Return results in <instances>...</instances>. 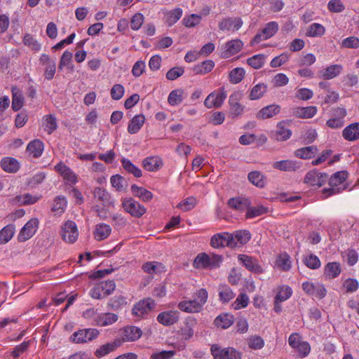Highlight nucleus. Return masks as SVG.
<instances>
[{
	"label": "nucleus",
	"instance_id": "a18cd8bd",
	"mask_svg": "<svg viewBox=\"0 0 359 359\" xmlns=\"http://www.w3.org/2000/svg\"><path fill=\"white\" fill-rule=\"evenodd\" d=\"M215 66L212 60H208L201 62L193 68V72L196 74H205L212 71Z\"/></svg>",
	"mask_w": 359,
	"mask_h": 359
},
{
	"label": "nucleus",
	"instance_id": "13d9d810",
	"mask_svg": "<svg viewBox=\"0 0 359 359\" xmlns=\"http://www.w3.org/2000/svg\"><path fill=\"white\" fill-rule=\"evenodd\" d=\"M249 303L248 296L245 293H241L236 299L232 304V307L235 310L245 308Z\"/></svg>",
	"mask_w": 359,
	"mask_h": 359
},
{
	"label": "nucleus",
	"instance_id": "de8ad7c7",
	"mask_svg": "<svg viewBox=\"0 0 359 359\" xmlns=\"http://www.w3.org/2000/svg\"><path fill=\"white\" fill-rule=\"evenodd\" d=\"M249 181L257 187L265 186V177L259 171H252L248 174Z\"/></svg>",
	"mask_w": 359,
	"mask_h": 359
},
{
	"label": "nucleus",
	"instance_id": "473e14b6",
	"mask_svg": "<svg viewBox=\"0 0 359 359\" xmlns=\"http://www.w3.org/2000/svg\"><path fill=\"white\" fill-rule=\"evenodd\" d=\"M1 167L7 172H16L20 168V164L15 158L6 157L1 159Z\"/></svg>",
	"mask_w": 359,
	"mask_h": 359
},
{
	"label": "nucleus",
	"instance_id": "864d4df0",
	"mask_svg": "<svg viewBox=\"0 0 359 359\" xmlns=\"http://www.w3.org/2000/svg\"><path fill=\"white\" fill-rule=\"evenodd\" d=\"M248 347L251 349H261L264 346V339L258 335H252L247 339Z\"/></svg>",
	"mask_w": 359,
	"mask_h": 359
},
{
	"label": "nucleus",
	"instance_id": "0eeeda50",
	"mask_svg": "<svg viewBox=\"0 0 359 359\" xmlns=\"http://www.w3.org/2000/svg\"><path fill=\"white\" fill-rule=\"evenodd\" d=\"M232 241L231 233L223 232L212 236L210 239V245L215 248H222L225 246L231 248H236V243Z\"/></svg>",
	"mask_w": 359,
	"mask_h": 359
},
{
	"label": "nucleus",
	"instance_id": "423d86ee",
	"mask_svg": "<svg viewBox=\"0 0 359 359\" xmlns=\"http://www.w3.org/2000/svg\"><path fill=\"white\" fill-rule=\"evenodd\" d=\"M302 290L309 296L318 299H323L327 294V290L324 285L318 283L306 281L302 283Z\"/></svg>",
	"mask_w": 359,
	"mask_h": 359
},
{
	"label": "nucleus",
	"instance_id": "79ce46f5",
	"mask_svg": "<svg viewBox=\"0 0 359 359\" xmlns=\"http://www.w3.org/2000/svg\"><path fill=\"white\" fill-rule=\"evenodd\" d=\"M234 318L229 313H223L218 316L214 320V323L217 327L222 329L229 327L233 323Z\"/></svg>",
	"mask_w": 359,
	"mask_h": 359
},
{
	"label": "nucleus",
	"instance_id": "72a5a7b5",
	"mask_svg": "<svg viewBox=\"0 0 359 359\" xmlns=\"http://www.w3.org/2000/svg\"><path fill=\"white\" fill-rule=\"evenodd\" d=\"M231 236L232 241L236 243V247H237L247 243L251 238V234L248 230H238L231 233Z\"/></svg>",
	"mask_w": 359,
	"mask_h": 359
},
{
	"label": "nucleus",
	"instance_id": "1a4fd4ad",
	"mask_svg": "<svg viewBox=\"0 0 359 359\" xmlns=\"http://www.w3.org/2000/svg\"><path fill=\"white\" fill-rule=\"evenodd\" d=\"M327 180V174L318 172L317 170H313L306 174L304 182L313 187H320L325 184Z\"/></svg>",
	"mask_w": 359,
	"mask_h": 359
},
{
	"label": "nucleus",
	"instance_id": "5701e85b",
	"mask_svg": "<svg viewBox=\"0 0 359 359\" xmlns=\"http://www.w3.org/2000/svg\"><path fill=\"white\" fill-rule=\"evenodd\" d=\"M243 25V21L241 18H225L222 20L219 24L220 30H238Z\"/></svg>",
	"mask_w": 359,
	"mask_h": 359
},
{
	"label": "nucleus",
	"instance_id": "f03ea898",
	"mask_svg": "<svg viewBox=\"0 0 359 359\" xmlns=\"http://www.w3.org/2000/svg\"><path fill=\"white\" fill-rule=\"evenodd\" d=\"M210 351L214 359H241V353L233 347L222 348L217 344H213Z\"/></svg>",
	"mask_w": 359,
	"mask_h": 359
},
{
	"label": "nucleus",
	"instance_id": "2eb2a0df",
	"mask_svg": "<svg viewBox=\"0 0 359 359\" xmlns=\"http://www.w3.org/2000/svg\"><path fill=\"white\" fill-rule=\"evenodd\" d=\"M142 330L140 328L135 326L126 327L122 331L121 337L119 338L122 340V343L124 341H134L137 340L142 336Z\"/></svg>",
	"mask_w": 359,
	"mask_h": 359
},
{
	"label": "nucleus",
	"instance_id": "69168bd1",
	"mask_svg": "<svg viewBox=\"0 0 359 359\" xmlns=\"http://www.w3.org/2000/svg\"><path fill=\"white\" fill-rule=\"evenodd\" d=\"M246 212L247 218H252L262 215H264L267 212V209L263 206L257 207H248Z\"/></svg>",
	"mask_w": 359,
	"mask_h": 359
},
{
	"label": "nucleus",
	"instance_id": "9d476101",
	"mask_svg": "<svg viewBox=\"0 0 359 359\" xmlns=\"http://www.w3.org/2000/svg\"><path fill=\"white\" fill-rule=\"evenodd\" d=\"M38 219L32 218L28 221L20 231L18 238L20 242L29 239L36 232L38 226Z\"/></svg>",
	"mask_w": 359,
	"mask_h": 359
},
{
	"label": "nucleus",
	"instance_id": "bf43d9fd",
	"mask_svg": "<svg viewBox=\"0 0 359 359\" xmlns=\"http://www.w3.org/2000/svg\"><path fill=\"white\" fill-rule=\"evenodd\" d=\"M23 104L24 97L22 93L19 90L15 92L13 90L12 109L17 111L23 106Z\"/></svg>",
	"mask_w": 359,
	"mask_h": 359
},
{
	"label": "nucleus",
	"instance_id": "c9c22d12",
	"mask_svg": "<svg viewBox=\"0 0 359 359\" xmlns=\"http://www.w3.org/2000/svg\"><path fill=\"white\" fill-rule=\"evenodd\" d=\"M145 121V117L142 114L135 116L130 121L128 126V132L130 134L137 133L142 126L144 125Z\"/></svg>",
	"mask_w": 359,
	"mask_h": 359
},
{
	"label": "nucleus",
	"instance_id": "c03bdc74",
	"mask_svg": "<svg viewBox=\"0 0 359 359\" xmlns=\"http://www.w3.org/2000/svg\"><path fill=\"white\" fill-rule=\"evenodd\" d=\"M267 86L263 83H258L252 87L249 94L250 100H255L261 98L266 92Z\"/></svg>",
	"mask_w": 359,
	"mask_h": 359
},
{
	"label": "nucleus",
	"instance_id": "c756f323",
	"mask_svg": "<svg viewBox=\"0 0 359 359\" xmlns=\"http://www.w3.org/2000/svg\"><path fill=\"white\" fill-rule=\"evenodd\" d=\"M317 108L314 106L296 107L293 109V115L301 118H310L316 115Z\"/></svg>",
	"mask_w": 359,
	"mask_h": 359
},
{
	"label": "nucleus",
	"instance_id": "ddd939ff",
	"mask_svg": "<svg viewBox=\"0 0 359 359\" xmlns=\"http://www.w3.org/2000/svg\"><path fill=\"white\" fill-rule=\"evenodd\" d=\"M290 121H281L278 123L274 135L275 138L278 141L288 140L292 135V131L290 129Z\"/></svg>",
	"mask_w": 359,
	"mask_h": 359
},
{
	"label": "nucleus",
	"instance_id": "603ef678",
	"mask_svg": "<svg viewBox=\"0 0 359 359\" xmlns=\"http://www.w3.org/2000/svg\"><path fill=\"white\" fill-rule=\"evenodd\" d=\"M245 72L244 69H243L241 67L234 68L229 72V81L231 83H234V84L238 83L243 80V79L245 76Z\"/></svg>",
	"mask_w": 359,
	"mask_h": 359
},
{
	"label": "nucleus",
	"instance_id": "f3484780",
	"mask_svg": "<svg viewBox=\"0 0 359 359\" xmlns=\"http://www.w3.org/2000/svg\"><path fill=\"white\" fill-rule=\"evenodd\" d=\"M179 320V312L177 311H168L160 313L157 316L159 323L170 326L176 323Z\"/></svg>",
	"mask_w": 359,
	"mask_h": 359
},
{
	"label": "nucleus",
	"instance_id": "4c0bfd02",
	"mask_svg": "<svg viewBox=\"0 0 359 359\" xmlns=\"http://www.w3.org/2000/svg\"><path fill=\"white\" fill-rule=\"evenodd\" d=\"M111 229L109 225L106 224H98L95 226L94 231L95 238L97 241L106 239L111 233Z\"/></svg>",
	"mask_w": 359,
	"mask_h": 359
},
{
	"label": "nucleus",
	"instance_id": "2f4dec72",
	"mask_svg": "<svg viewBox=\"0 0 359 359\" xmlns=\"http://www.w3.org/2000/svg\"><path fill=\"white\" fill-rule=\"evenodd\" d=\"M42 126L48 135L52 134L57 128L55 116L53 114L46 115L42 118Z\"/></svg>",
	"mask_w": 359,
	"mask_h": 359
},
{
	"label": "nucleus",
	"instance_id": "c85d7f7f",
	"mask_svg": "<svg viewBox=\"0 0 359 359\" xmlns=\"http://www.w3.org/2000/svg\"><path fill=\"white\" fill-rule=\"evenodd\" d=\"M273 168L280 171L290 172L297 170L299 168V165L296 161L292 160H283L274 162L273 163Z\"/></svg>",
	"mask_w": 359,
	"mask_h": 359
},
{
	"label": "nucleus",
	"instance_id": "dca6fc26",
	"mask_svg": "<svg viewBox=\"0 0 359 359\" xmlns=\"http://www.w3.org/2000/svg\"><path fill=\"white\" fill-rule=\"evenodd\" d=\"M122 345V340L119 338L114 339L111 342L107 343L100 346L95 351V355L97 358H102L107 354L114 351L118 347Z\"/></svg>",
	"mask_w": 359,
	"mask_h": 359
},
{
	"label": "nucleus",
	"instance_id": "cd10ccee",
	"mask_svg": "<svg viewBox=\"0 0 359 359\" xmlns=\"http://www.w3.org/2000/svg\"><path fill=\"white\" fill-rule=\"evenodd\" d=\"M93 196L94 198L100 202L104 206H109L112 204L110 194L103 188L96 187L94 189Z\"/></svg>",
	"mask_w": 359,
	"mask_h": 359
},
{
	"label": "nucleus",
	"instance_id": "393cba45",
	"mask_svg": "<svg viewBox=\"0 0 359 359\" xmlns=\"http://www.w3.org/2000/svg\"><path fill=\"white\" fill-rule=\"evenodd\" d=\"M178 308L181 311L189 313H199L203 310L201 304L193 299L180 302L178 304Z\"/></svg>",
	"mask_w": 359,
	"mask_h": 359
},
{
	"label": "nucleus",
	"instance_id": "412c9836",
	"mask_svg": "<svg viewBox=\"0 0 359 359\" xmlns=\"http://www.w3.org/2000/svg\"><path fill=\"white\" fill-rule=\"evenodd\" d=\"M343 69L341 65H332L318 72V76L325 80L332 79L339 75Z\"/></svg>",
	"mask_w": 359,
	"mask_h": 359
},
{
	"label": "nucleus",
	"instance_id": "49530a36",
	"mask_svg": "<svg viewBox=\"0 0 359 359\" xmlns=\"http://www.w3.org/2000/svg\"><path fill=\"white\" fill-rule=\"evenodd\" d=\"M325 32L324 26L319 23L311 24L306 29V36L309 37H320Z\"/></svg>",
	"mask_w": 359,
	"mask_h": 359
},
{
	"label": "nucleus",
	"instance_id": "774afa93",
	"mask_svg": "<svg viewBox=\"0 0 359 359\" xmlns=\"http://www.w3.org/2000/svg\"><path fill=\"white\" fill-rule=\"evenodd\" d=\"M327 8L332 13H341L344 11L345 6L341 0H330L327 4Z\"/></svg>",
	"mask_w": 359,
	"mask_h": 359
},
{
	"label": "nucleus",
	"instance_id": "37998d69",
	"mask_svg": "<svg viewBox=\"0 0 359 359\" xmlns=\"http://www.w3.org/2000/svg\"><path fill=\"white\" fill-rule=\"evenodd\" d=\"M341 273V266L338 262H329L325 267V275L330 278H335Z\"/></svg>",
	"mask_w": 359,
	"mask_h": 359
},
{
	"label": "nucleus",
	"instance_id": "6ab92c4d",
	"mask_svg": "<svg viewBox=\"0 0 359 359\" xmlns=\"http://www.w3.org/2000/svg\"><path fill=\"white\" fill-rule=\"evenodd\" d=\"M342 137L349 142L359 140V122H355L347 126L342 130Z\"/></svg>",
	"mask_w": 359,
	"mask_h": 359
},
{
	"label": "nucleus",
	"instance_id": "5fc2aeb1",
	"mask_svg": "<svg viewBox=\"0 0 359 359\" xmlns=\"http://www.w3.org/2000/svg\"><path fill=\"white\" fill-rule=\"evenodd\" d=\"M266 60V56L263 54L253 55L248 59V64L255 69H258L263 67Z\"/></svg>",
	"mask_w": 359,
	"mask_h": 359
},
{
	"label": "nucleus",
	"instance_id": "09e8293b",
	"mask_svg": "<svg viewBox=\"0 0 359 359\" xmlns=\"http://www.w3.org/2000/svg\"><path fill=\"white\" fill-rule=\"evenodd\" d=\"M121 161L123 168L128 173L133 174L135 177H140L142 176L141 170L135 166L130 160L123 158Z\"/></svg>",
	"mask_w": 359,
	"mask_h": 359
},
{
	"label": "nucleus",
	"instance_id": "e433bc0d",
	"mask_svg": "<svg viewBox=\"0 0 359 359\" xmlns=\"http://www.w3.org/2000/svg\"><path fill=\"white\" fill-rule=\"evenodd\" d=\"M217 291L219 300L224 304L229 302L235 297V293L227 285H220Z\"/></svg>",
	"mask_w": 359,
	"mask_h": 359
},
{
	"label": "nucleus",
	"instance_id": "ea45409f",
	"mask_svg": "<svg viewBox=\"0 0 359 359\" xmlns=\"http://www.w3.org/2000/svg\"><path fill=\"white\" fill-rule=\"evenodd\" d=\"M131 191L135 196L140 198L142 201L145 202L149 201L153 198V194L151 191L142 187H138L136 184L131 186Z\"/></svg>",
	"mask_w": 359,
	"mask_h": 359
},
{
	"label": "nucleus",
	"instance_id": "a878e982",
	"mask_svg": "<svg viewBox=\"0 0 359 359\" xmlns=\"http://www.w3.org/2000/svg\"><path fill=\"white\" fill-rule=\"evenodd\" d=\"M142 270L149 274H160L165 272V266L161 262H148L142 266Z\"/></svg>",
	"mask_w": 359,
	"mask_h": 359
},
{
	"label": "nucleus",
	"instance_id": "f257e3e1",
	"mask_svg": "<svg viewBox=\"0 0 359 359\" xmlns=\"http://www.w3.org/2000/svg\"><path fill=\"white\" fill-rule=\"evenodd\" d=\"M99 334L100 331L95 328L81 329L74 332L69 339L75 344H85L96 339Z\"/></svg>",
	"mask_w": 359,
	"mask_h": 359
},
{
	"label": "nucleus",
	"instance_id": "338daca9",
	"mask_svg": "<svg viewBox=\"0 0 359 359\" xmlns=\"http://www.w3.org/2000/svg\"><path fill=\"white\" fill-rule=\"evenodd\" d=\"M184 72V69L183 67H175L168 71L165 77L168 80L174 81L181 76Z\"/></svg>",
	"mask_w": 359,
	"mask_h": 359
},
{
	"label": "nucleus",
	"instance_id": "8fccbe9b",
	"mask_svg": "<svg viewBox=\"0 0 359 359\" xmlns=\"http://www.w3.org/2000/svg\"><path fill=\"white\" fill-rule=\"evenodd\" d=\"M194 266L196 269H210V256L205 253L198 255L194 259Z\"/></svg>",
	"mask_w": 359,
	"mask_h": 359
},
{
	"label": "nucleus",
	"instance_id": "b1692460",
	"mask_svg": "<svg viewBox=\"0 0 359 359\" xmlns=\"http://www.w3.org/2000/svg\"><path fill=\"white\" fill-rule=\"evenodd\" d=\"M43 149L44 144L43 142L38 139L31 141L27 146V151L34 158L41 156Z\"/></svg>",
	"mask_w": 359,
	"mask_h": 359
},
{
	"label": "nucleus",
	"instance_id": "4d7b16f0",
	"mask_svg": "<svg viewBox=\"0 0 359 359\" xmlns=\"http://www.w3.org/2000/svg\"><path fill=\"white\" fill-rule=\"evenodd\" d=\"M193 297V300L196 301L198 304H200L201 306L203 309V306L208 301V291L204 288H201L194 293Z\"/></svg>",
	"mask_w": 359,
	"mask_h": 359
},
{
	"label": "nucleus",
	"instance_id": "e2e57ef3",
	"mask_svg": "<svg viewBox=\"0 0 359 359\" xmlns=\"http://www.w3.org/2000/svg\"><path fill=\"white\" fill-rule=\"evenodd\" d=\"M196 203L197 201L196 198L189 197L180 203L177 207L183 211L187 212L193 209L196 206Z\"/></svg>",
	"mask_w": 359,
	"mask_h": 359
},
{
	"label": "nucleus",
	"instance_id": "9b49d317",
	"mask_svg": "<svg viewBox=\"0 0 359 359\" xmlns=\"http://www.w3.org/2000/svg\"><path fill=\"white\" fill-rule=\"evenodd\" d=\"M241 97L240 92H234L229 96L230 114L234 117L241 116L244 111V106L239 103Z\"/></svg>",
	"mask_w": 359,
	"mask_h": 359
},
{
	"label": "nucleus",
	"instance_id": "f8f14e48",
	"mask_svg": "<svg viewBox=\"0 0 359 359\" xmlns=\"http://www.w3.org/2000/svg\"><path fill=\"white\" fill-rule=\"evenodd\" d=\"M55 169L62 176L67 184L72 185L77 182L76 174L65 163L60 162L55 166Z\"/></svg>",
	"mask_w": 359,
	"mask_h": 359
},
{
	"label": "nucleus",
	"instance_id": "f704fd0d",
	"mask_svg": "<svg viewBox=\"0 0 359 359\" xmlns=\"http://www.w3.org/2000/svg\"><path fill=\"white\" fill-rule=\"evenodd\" d=\"M163 163L161 160L156 156H150L144 159L142 165L144 168L150 172L158 170Z\"/></svg>",
	"mask_w": 359,
	"mask_h": 359
},
{
	"label": "nucleus",
	"instance_id": "680f3d73",
	"mask_svg": "<svg viewBox=\"0 0 359 359\" xmlns=\"http://www.w3.org/2000/svg\"><path fill=\"white\" fill-rule=\"evenodd\" d=\"M292 293V289L288 286H282L279 288L275 299L277 301L284 302L289 299Z\"/></svg>",
	"mask_w": 359,
	"mask_h": 359
},
{
	"label": "nucleus",
	"instance_id": "bb28decb",
	"mask_svg": "<svg viewBox=\"0 0 359 359\" xmlns=\"http://www.w3.org/2000/svg\"><path fill=\"white\" fill-rule=\"evenodd\" d=\"M227 204L232 209L243 211L250 206V202L247 198L236 197L230 198Z\"/></svg>",
	"mask_w": 359,
	"mask_h": 359
},
{
	"label": "nucleus",
	"instance_id": "a19ab883",
	"mask_svg": "<svg viewBox=\"0 0 359 359\" xmlns=\"http://www.w3.org/2000/svg\"><path fill=\"white\" fill-rule=\"evenodd\" d=\"M317 152L318 149L316 147L309 146L297 149L294 151V155L296 157L299 158L309 159L313 157Z\"/></svg>",
	"mask_w": 359,
	"mask_h": 359
},
{
	"label": "nucleus",
	"instance_id": "3c124183",
	"mask_svg": "<svg viewBox=\"0 0 359 359\" xmlns=\"http://www.w3.org/2000/svg\"><path fill=\"white\" fill-rule=\"evenodd\" d=\"M15 233V226L13 225H7L0 231V243L5 244L8 243L13 236Z\"/></svg>",
	"mask_w": 359,
	"mask_h": 359
},
{
	"label": "nucleus",
	"instance_id": "aec40b11",
	"mask_svg": "<svg viewBox=\"0 0 359 359\" xmlns=\"http://www.w3.org/2000/svg\"><path fill=\"white\" fill-rule=\"evenodd\" d=\"M238 260L242 263L246 269L254 273H262V269L258 264V261L250 256L245 255H240Z\"/></svg>",
	"mask_w": 359,
	"mask_h": 359
},
{
	"label": "nucleus",
	"instance_id": "052dcab7",
	"mask_svg": "<svg viewBox=\"0 0 359 359\" xmlns=\"http://www.w3.org/2000/svg\"><path fill=\"white\" fill-rule=\"evenodd\" d=\"M304 264L309 269H317L320 266V261L318 257L313 254L306 257L303 259Z\"/></svg>",
	"mask_w": 359,
	"mask_h": 359
},
{
	"label": "nucleus",
	"instance_id": "a211bd4d",
	"mask_svg": "<svg viewBox=\"0 0 359 359\" xmlns=\"http://www.w3.org/2000/svg\"><path fill=\"white\" fill-rule=\"evenodd\" d=\"M243 47V42L239 39H234L228 41L224 46V50L222 53L224 58H228L238 53Z\"/></svg>",
	"mask_w": 359,
	"mask_h": 359
},
{
	"label": "nucleus",
	"instance_id": "6e6552de",
	"mask_svg": "<svg viewBox=\"0 0 359 359\" xmlns=\"http://www.w3.org/2000/svg\"><path fill=\"white\" fill-rule=\"evenodd\" d=\"M125 211L134 217H140L146 212V208L132 198H125L122 202Z\"/></svg>",
	"mask_w": 359,
	"mask_h": 359
},
{
	"label": "nucleus",
	"instance_id": "7ed1b4c3",
	"mask_svg": "<svg viewBox=\"0 0 359 359\" xmlns=\"http://www.w3.org/2000/svg\"><path fill=\"white\" fill-rule=\"evenodd\" d=\"M156 303L151 298H146L137 302L132 309V314L138 318H144L155 307Z\"/></svg>",
	"mask_w": 359,
	"mask_h": 359
},
{
	"label": "nucleus",
	"instance_id": "58836bf2",
	"mask_svg": "<svg viewBox=\"0 0 359 359\" xmlns=\"http://www.w3.org/2000/svg\"><path fill=\"white\" fill-rule=\"evenodd\" d=\"M67 205V201L65 197L58 196L53 200L51 210L55 215H60L65 211Z\"/></svg>",
	"mask_w": 359,
	"mask_h": 359
},
{
	"label": "nucleus",
	"instance_id": "39448f33",
	"mask_svg": "<svg viewBox=\"0 0 359 359\" xmlns=\"http://www.w3.org/2000/svg\"><path fill=\"white\" fill-rule=\"evenodd\" d=\"M62 238L67 243H74L76 241L79 236V231L76 223L71 220H67L62 226Z\"/></svg>",
	"mask_w": 359,
	"mask_h": 359
},
{
	"label": "nucleus",
	"instance_id": "4468645a",
	"mask_svg": "<svg viewBox=\"0 0 359 359\" xmlns=\"http://www.w3.org/2000/svg\"><path fill=\"white\" fill-rule=\"evenodd\" d=\"M347 172L346 171H339L334 173L329 180V184L332 187H335L342 184L347 177ZM323 192L324 194H328V196H331L336 193L335 189L334 188L330 189H324Z\"/></svg>",
	"mask_w": 359,
	"mask_h": 359
},
{
	"label": "nucleus",
	"instance_id": "0e129e2a",
	"mask_svg": "<svg viewBox=\"0 0 359 359\" xmlns=\"http://www.w3.org/2000/svg\"><path fill=\"white\" fill-rule=\"evenodd\" d=\"M277 265L280 267L283 271H288L291 268V262L290 260V257L287 254L280 255L277 259Z\"/></svg>",
	"mask_w": 359,
	"mask_h": 359
},
{
	"label": "nucleus",
	"instance_id": "4be33fe9",
	"mask_svg": "<svg viewBox=\"0 0 359 359\" xmlns=\"http://www.w3.org/2000/svg\"><path fill=\"white\" fill-rule=\"evenodd\" d=\"M280 111V107L278 104H271L261 109L257 114L259 119H266L273 117Z\"/></svg>",
	"mask_w": 359,
	"mask_h": 359
},
{
	"label": "nucleus",
	"instance_id": "20e7f679",
	"mask_svg": "<svg viewBox=\"0 0 359 359\" xmlns=\"http://www.w3.org/2000/svg\"><path fill=\"white\" fill-rule=\"evenodd\" d=\"M278 30V25L276 22L271 21L266 24L265 27L258 32L251 41V44L259 43L262 41L266 40L276 34Z\"/></svg>",
	"mask_w": 359,
	"mask_h": 359
},
{
	"label": "nucleus",
	"instance_id": "7c9ffc66",
	"mask_svg": "<svg viewBox=\"0 0 359 359\" xmlns=\"http://www.w3.org/2000/svg\"><path fill=\"white\" fill-rule=\"evenodd\" d=\"M118 320L117 315L111 313H104L96 316L95 323L94 325L107 326L111 325Z\"/></svg>",
	"mask_w": 359,
	"mask_h": 359
},
{
	"label": "nucleus",
	"instance_id": "6e6d98bb",
	"mask_svg": "<svg viewBox=\"0 0 359 359\" xmlns=\"http://www.w3.org/2000/svg\"><path fill=\"white\" fill-rule=\"evenodd\" d=\"M184 91L182 89L172 90L168 97V102L170 105L175 106L182 102Z\"/></svg>",
	"mask_w": 359,
	"mask_h": 359
}]
</instances>
